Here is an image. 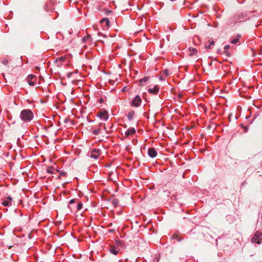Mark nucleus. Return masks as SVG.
I'll return each mask as SVG.
<instances>
[{"instance_id":"12","label":"nucleus","mask_w":262,"mask_h":262,"mask_svg":"<svg viewBox=\"0 0 262 262\" xmlns=\"http://www.w3.org/2000/svg\"><path fill=\"white\" fill-rule=\"evenodd\" d=\"M101 23L105 24L106 26H108L110 21L107 18H104L101 20Z\"/></svg>"},{"instance_id":"15","label":"nucleus","mask_w":262,"mask_h":262,"mask_svg":"<svg viewBox=\"0 0 262 262\" xmlns=\"http://www.w3.org/2000/svg\"><path fill=\"white\" fill-rule=\"evenodd\" d=\"M172 238L177 239L178 241H180L181 239L178 234H173L172 236Z\"/></svg>"},{"instance_id":"27","label":"nucleus","mask_w":262,"mask_h":262,"mask_svg":"<svg viewBox=\"0 0 262 262\" xmlns=\"http://www.w3.org/2000/svg\"><path fill=\"white\" fill-rule=\"evenodd\" d=\"M90 38V35H89V36H88L86 37H85V38H83L82 39V40H83V41H84L85 40H87V39H89Z\"/></svg>"},{"instance_id":"29","label":"nucleus","mask_w":262,"mask_h":262,"mask_svg":"<svg viewBox=\"0 0 262 262\" xmlns=\"http://www.w3.org/2000/svg\"><path fill=\"white\" fill-rule=\"evenodd\" d=\"M214 45V41H212L210 42V45H211L212 46H213Z\"/></svg>"},{"instance_id":"32","label":"nucleus","mask_w":262,"mask_h":262,"mask_svg":"<svg viewBox=\"0 0 262 262\" xmlns=\"http://www.w3.org/2000/svg\"><path fill=\"white\" fill-rule=\"evenodd\" d=\"M261 219H262V214H261Z\"/></svg>"},{"instance_id":"24","label":"nucleus","mask_w":262,"mask_h":262,"mask_svg":"<svg viewBox=\"0 0 262 262\" xmlns=\"http://www.w3.org/2000/svg\"><path fill=\"white\" fill-rule=\"evenodd\" d=\"M47 172L50 173H53V169L52 168H49L47 170Z\"/></svg>"},{"instance_id":"20","label":"nucleus","mask_w":262,"mask_h":262,"mask_svg":"<svg viewBox=\"0 0 262 262\" xmlns=\"http://www.w3.org/2000/svg\"><path fill=\"white\" fill-rule=\"evenodd\" d=\"M224 54H225L226 56L229 57L230 56V54L228 52V50H225L223 52Z\"/></svg>"},{"instance_id":"26","label":"nucleus","mask_w":262,"mask_h":262,"mask_svg":"<svg viewBox=\"0 0 262 262\" xmlns=\"http://www.w3.org/2000/svg\"><path fill=\"white\" fill-rule=\"evenodd\" d=\"M230 48V47L229 45L225 46L224 47V50H228Z\"/></svg>"},{"instance_id":"13","label":"nucleus","mask_w":262,"mask_h":262,"mask_svg":"<svg viewBox=\"0 0 262 262\" xmlns=\"http://www.w3.org/2000/svg\"><path fill=\"white\" fill-rule=\"evenodd\" d=\"M135 115V112L134 111H131L128 113L127 117L129 120H132L133 118V116Z\"/></svg>"},{"instance_id":"22","label":"nucleus","mask_w":262,"mask_h":262,"mask_svg":"<svg viewBox=\"0 0 262 262\" xmlns=\"http://www.w3.org/2000/svg\"><path fill=\"white\" fill-rule=\"evenodd\" d=\"M118 203V201L116 199H114L112 201V203L115 205L116 206Z\"/></svg>"},{"instance_id":"17","label":"nucleus","mask_w":262,"mask_h":262,"mask_svg":"<svg viewBox=\"0 0 262 262\" xmlns=\"http://www.w3.org/2000/svg\"><path fill=\"white\" fill-rule=\"evenodd\" d=\"M65 59V57H60L59 58H57L56 60H55V61L56 62H57V61H63Z\"/></svg>"},{"instance_id":"28","label":"nucleus","mask_w":262,"mask_h":262,"mask_svg":"<svg viewBox=\"0 0 262 262\" xmlns=\"http://www.w3.org/2000/svg\"><path fill=\"white\" fill-rule=\"evenodd\" d=\"M205 48H206V49H211V46L210 45L208 46H206Z\"/></svg>"},{"instance_id":"16","label":"nucleus","mask_w":262,"mask_h":262,"mask_svg":"<svg viewBox=\"0 0 262 262\" xmlns=\"http://www.w3.org/2000/svg\"><path fill=\"white\" fill-rule=\"evenodd\" d=\"M148 80V77H144L143 78H142L140 80V83H142V82H146L147 80Z\"/></svg>"},{"instance_id":"18","label":"nucleus","mask_w":262,"mask_h":262,"mask_svg":"<svg viewBox=\"0 0 262 262\" xmlns=\"http://www.w3.org/2000/svg\"><path fill=\"white\" fill-rule=\"evenodd\" d=\"M99 132H100V129L98 128V129H95L93 130V134L95 135H97L98 134Z\"/></svg>"},{"instance_id":"23","label":"nucleus","mask_w":262,"mask_h":262,"mask_svg":"<svg viewBox=\"0 0 262 262\" xmlns=\"http://www.w3.org/2000/svg\"><path fill=\"white\" fill-rule=\"evenodd\" d=\"M163 73L164 75H165L166 76H168L169 75V71L168 70H165L164 71H163Z\"/></svg>"},{"instance_id":"5","label":"nucleus","mask_w":262,"mask_h":262,"mask_svg":"<svg viewBox=\"0 0 262 262\" xmlns=\"http://www.w3.org/2000/svg\"><path fill=\"white\" fill-rule=\"evenodd\" d=\"M97 116L101 119L104 120H107L108 119V114L106 111H101L99 112Z\"/></svg>"},{"instance_id":"4","label":"nucleus","mask_w":262,"mask_h":262,"mask_svg":"<svg viewBox=\"0 0 262 262\" xmlns=\"http://www.w3.org/2000/svg\"><path fill=\"white\" fill-rule=\"evenodd\" d=\"M27 81L30 85L34 86L36 82L35 76L33 75H30L28 76Z\"/></svg>"},{"instance_id":"8","label":"nucleus","mask_w":262,"mask_h":262,"mask_svg":"<svg viewBox=\"0 0 262 262\" xmlns=\"http://www.w3.org/2000/svg\"><path fill=\"white\" fill-rule=\"evenodd\" d=\"M100 155L99 150L97 149H95L93 151L91 155V157L94 159H97Z\"/></svg>"},{"instance_id":"3","label":"nucleus","mask_w":262,"mask_h":262,"mask_svg":"<svg viewBox=\"0 0 262 262\" xmlns=\"http://www.w3.org/2000/svg\"><path fill=\"white\" fill-rule=\"evenodd\" d=\"M141 103V98L139 96H136L132 100L131 105L134 107H138Z\"/></svg>"},{"instance_id":"21","label":"nucleus","mask_w":262,"mask_h":262,"mask_svg":"<svg viewBox=\"0 0 262 262\" xmlns=\"http://www.w3.org/2000/svg\"><path fill=\"white\" fill-rule=\"evenodd\" d=\"M82 207V204L81 203H79L77 205V208L78 210H80L81 209Z\"/></svg>"},{"instance_id":"6","label":"nucleus","mask_w":262,"mask_h":262,"mask_svg":"<svg viewBox=\"0 0 262 262\" xmlns=\"http://www.w3.org/2000/svg\"><path fill=\"white\" fill-rule=\"evenodd\" d=\"M148 155L151 158H155L157 156V151L154 148H149L148 150Z\"/></svg>"},{"instance_id":"11","label":"nucleus","mask_w":262,"mask_h":262,"mask_svg":"<svg viewBox=\"0 0 262 262\" xmlns=\"http://www.w3.org/2000/svg\"><path fill=\"white\" fill-rule=\"evenodd\" d=\"M110 252L114 255H117L118 253L119 250L117 249L115 247H112L110 249Z\"/></svg>"},{"instance_id":"10","label":"nucleus","mask_w":262,"mask_h":262,"mask_svg":"<svg viewBox=\"0 0 262 262\" xmlns=\"http://www.w3.org/2000/svg\"><path fill=\"white\" fill-rule=\"evenodd\" d=\"M189 51L190 52L189 55L190 56H192L193 55H195L198 51L196 49L193 48H189Z\"/></svg>"},{"instance_id":"7","label":"nucleus","mask_w":262,"mask_h":262,"mask_svg":"<svg viewBox=\"0 0 262 262\" xmlns=\"http://www.w3.org/2000/svg\"><path fill=\"white\" fill-rule=\"evenodd\" d=\"M135 132H136L135 129L134 128H132L129 129L125 131L124 133V135H125V137H127L133 135V134H134L135 133Z\"/></svg>"},{"instance_id":"2","label":"nucleus","mask_w":262,"mask_h":262,"mask_svg":"<svg viewBox=\"0 0 262 262\" xmlns=\"http://www.w3.org/2000/svg\"><path fill=\"white\" fill-rule=\"evenodd\" d=\"M261 241H262V234L260 232L256 231L251 238V242L259 244Z\"/></svg>"},{"instance_id":"9","label":"nucleus","mask_w":262,"mask_h":262,"mask_svg":"<svg viewBox=\"0 0 262 262\" xmlns=\"http://www.w3.org/2000/svg\"><path fill=\"white\" fill-rule=\"evenodd\" d=\"M148 92L150 93L156 94L159 92V88L157 86H155L153 89H149Z\"/></svg>"},{"instance_id":"30","label":"nucleus","mask_w":262,"mask_h":262,"mask_svg":"<svg viewBox=\"0 0 262 262\" xmlns=\"http://www.w3.org/2000/svg\"><path fill=\"white\" fill-rule=\"evenodd\" d=\"M74 203V201H73V200H71V201H70V203H71H71Z\"/></svg>"},{"instance_id":"1","label":"nucleus","mask_w":262,"mask_h":262,"mask_svg":"<svg viewBox=\"0 0 262 262\" xmlns=\"http://www.w3.org/2000/svg\"><path fill=\"white\" fill-rule=\"evenodd\" d=\"M33 117V112L28 109L22 111L20 114V118L21 120L26 122L32 120Z\"/></svg>"},{"instance_id":"19","label":"nucleus","mask_w":262,"mask_h":262,"mask_svg":"<svg viewBox=\"0 0 262 262\" xmlns=\"http://www.w3.org/2000/svg\"><path fill=\"white\" fill-rule=\"evenodd\" d=\"M238 38H235L231 41V42L233 44H236L238 42Z\"/></svg>"},{"instance_id":"31","label":"nucleus","mask_w":262,"mask_h":262,"mask_svg":"<svg viewBox=\"0 0 262 262\" xmlns=\"http://www.w3.org/2000/svg\"><path fill=\"white\" fill-rule=\"evenodd\" d=\"M160 78L161 80H162V77H160Z\"/></svg>"},{"instance_id":"14","label":"nucleus","mask_w":262,"mask_h":262,"mask_svg":"<svg viewBox=\"0 0 262 262\" xmlns=\"http://www.w3.org/2000/svg\"><path fill=\"white\" fill-rule=\"evenodd\" d=\"M9 201H4L3 202V205L5 206H9V204H10V202L12 200V199L11 198H9Z\"/></svg>"},{"instance_id":"25","label":"nucleus","mask_w":262,"mask_h":262,"mask_svg":"<svg viewBox=\"0 0 262 262\" xmlns=\"http://www.w3.org/2000/svg\"><path fill=\"white\" fill-rule=\"evenodd\" d=\"M67 173L66 172H61L60 173V176H66Z\"/></svg>"}]
</instances>
